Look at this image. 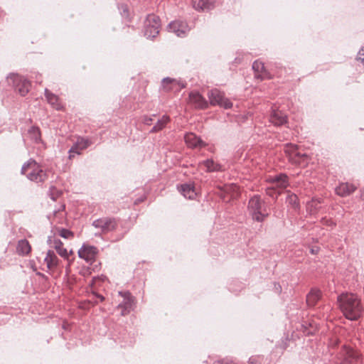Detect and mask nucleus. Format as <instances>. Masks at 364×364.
Segmentation results:
<instances>
[{"instance_id": "1", "label": "nucleus", "mask_w": 364, "mask_h": 364, "mask_svg": "<svg viewBox=\"0 0 364 364\" xmlns=\"http://www.w3.org/2000/svg\"><path fill=\"white\" fill-rule=\"evenodd\" d=\"M340 308L350 320H357L361 316L363 307L360 299L353 294H343L338 297Z\"/></svg>"}, {"instance_id": "2", "label": "nucleus", "mask_w": 364, "mask_h": 364, "mask_svg": "<svg viewBox=\"0 0 364 364\" xmlns=\"http://www.w3.org/2000/svg\"><path fill=\"white\" fill-rule=\"evenodd\" d=\"M247 210L252 218L257 222L264 221L269 215L265 207L264 201L258 195L250 198Z\"/></svg>"}, {"instance_id": "3", "label": "nucleus", "mask_w": 364, "mask_h": 364, "mask_svg": "<svg viewBox=\"0 0 364 364\" xmlns=\"http://www.w3.org/2000/svg\"><path fill=\"white\" fill-rule=\"evenodd\" d=\"M21 173L36 183L43 182L48 178L46 171L33 160L28 161L23 166Z\"/></svg>"}, {"instance_id": "4", "label": "nucleus", "mask_w": 364, "mask_h": 364, "mask_svg": "<svg viewBox=\"0 0 364 364\" xmlns=\"http://www.w3.org/2000/svg\"><path fill=\"white\" fill-rule=\"evenodd\" d=\"M284 151L291 164L301 166L307 164L309 156L305 153H302L296 145L286 144Z\"/></svg>"}, {"instance_id": "5", "label": "nucleus", "mask_w": 364, "mask_h": 364, "mask_svg": "<svg viewBox=\"0 0 364 364\" xmlns=\"http://www.w3.org/2000/svg\"><path fill=\"white\" fill-rule=\"evenodd\" d=\"M267 181L272 183V186L267 188L266 193L272 198H277L280 194L278 189L285 188L288 186L287 176L284 174L269 177Z\"/></svg>"}, {"instance_id": "6", "label": "nucleus", "mask_w": 364, "mask_h": 364, "mask_svg": "<svg viewBox=\"0 0 364 364\" xmlns=\"http://www.w3.org/2000/svg\"><path fill=\"white\" fill-rule=\"evenodd\" d=\"M6 81L9 85H13L21 96H25L30 90L31 82L18 75L11 74L7 77Z\"/></svg>"}, {"instance_id": "7", "label": "nucleus", "mask_w": 364, "mask_h": 364, "mask_svg": "<svg viewBox=\"0 0 364 364\" xmlns=\"http://www.w3.org/2000/svg\"><path fill=\"white\" fill-rule=\"evenodd\" d=\"M160 19L154 14L147 16L144 22V35L148 38H155L159 33Z\"/></svg>"}, {"instance_id": "8", "label": "nucleus", "mask_w": 364, "mask_h": 364, "mask_svg": "<svg viewBox=\"0 0 364 364\" xmlns=\"http://www.w3.org/2000/svg\"><path fill=\"white\" fill-rule=\"evenodd\" d=\"M119 296L122 298L117 308L121 309V315L124 316L129 314L134 308L135 300L128 291H119Z\"/></svg>"}, {"instance_id": "9", "label": "nucleus", "mask_w": 364, "mask_h": 364, "mask_svg": "<svg viewBox=\"0 0 364 364\" xmlns=\"http://www.w3.org/2000/svg\"><path fill=\"white\" fill-rule=\"evenodd\" d=\"M208 98L212 105H218L225 109L232 107V102L225 97L224 94L217 89L210 90L208 92Z\"/></svg>"}, {"instance_id": "10", "label": "nucleus", "mask_w": 364, "mask_h": 364, "mask_svg": "<svg viewBox=\"0 0 364 364\" xmlns=\"http://www.w3.org/2000/svg\"><path fill=\"white\" fill-rule=\"evenodd\" d=\"M343 361L346 364H360L361 362L360 354L354 349L343 346L342 349Z\"/></svg>"}, {"instance_id": "11", "label": "nucleus", "mask_w": 364, "mask_h": 364, "mask_svg": "<svg viewBox=\"0 0 364 364\" xmlns=\"http://www.w3.org/2000/svg\"><path fill=\"white\" fill-rule=\"evenodd\" d=\"M97 249L91 245H83L78 250V256L81 259H85L87 262H93L95 261L97 255Z\"/></svg>"}, {"instance_id": "12", "label": "nucleus", "mask_w": 364, "mask_h": 364, "mask_svg": "<svg viewBox=\"0 0 364 364\" xmlns=\"http://www.w3.org/2000/svg\"><path fill=\"white\" fill-rule=\"evenodd\" d=\"M252 69L255 71V77L261 80H270L273 77L264 67V63L259 60L253 63Z\"/></svg>"}, {"instance_id": "13", "label": "nucleus", "mask_w": 364, "mask_h": 364, "mask_svg": "<svg viewBox=\"0 0 364 364\" xmlns=\"http://www.w3.org/2000/svg\"><path fill=\"white\" fill-rule=\"evenodd\" d=\"M168 27L170 31L178 37L186 36L190 30L188 24L181 21H174L169 24Z\"/></svg>"}, {"instance_id": "14", "label": "nucleus", "mask_w": 364, "mask_h": 364, "mask_svg": "<svg viewBox=\"0 0 364 364\" xmlns=\"http://www.w3.org/2000/svg\"><path fill=\"white\" fill-rule=\"evenodd\" d=\"M90 145V141L87 139L78 138L77 141L69 151V159H72L75 154H80L81 151Z\"/></svg>"}, {"instance_id": "15", "label": "nucleus", "mask_w": 364, "mask_h": 364, "mask_svg": "<svg viewBox=\"0 0 364 364\" xmlns=\"http://www.w3.org/2000/svg\"><path fill=\"white\" fill-rule=\"evenodd\" d=\"M189 103L194 105L197 109H205L208 107V102L198 92H192L189 95Z\"/></svg>"}, {"instance_id": "16", "label": "nucleus", "mask_w": 364, "mask_h": 364, "mask_svg": "<svg viewBox=\"0 0 364 364\" xmlns=\"http://www.w3.org/2000/svg\"><path fill=\"white\" fill-rule=\"evenodd\" d=\"M184 139L186 145L192 149L201 148L206 146L205 142L192 132L186 134L184 136Z\"/></svg>"}, {"instance_id": "17", "label": "nucleus", "mask_w": 364, "mask_h": 364, "mask_svg": "<svg viewBox=\"0 0 364 364\" xmlns=\"http://www.w3.org/2000/svg\"><path fill=\"white\" fill-rule=\"evenodd\" d=\"M163 89L165 91L178 92L184 87V85L179 81L170 77L164 78L162 81Z\"/></svg>"}, {"instance_id": "18", "label": "nucleus", "mask_w": 364, "mask_h": 364, "mask_svg": "<svg viewBox=\"0 0 364 364\" xmlns=\"http://www.w3.org/2000/svg\"><path fill=\"white\" fill-rule=\"evenodd\" d=\"M45 96L47 102L56 110H63L64 106L59 97L50 92L48 89L45 90Z\"/></svg>"}, {"instance_id": "19", "label": "nucleus", "mask_w": 364, "mask_h": 364, "mask_svg": "<svg viewBox=\"0 0 364 364\" xmlns=\"http://www.w3.org/2000/svg\"><path fill=\"white\" fill-rule=\"evenodd\" d=\"M116 225L115 220L109 218L100 219L94 222L95 227L100 228L105 232L114 230L116 228Z\"/></svg>"}, {"instance_id": "20", "label": "nucleus", "mask_w": 364, "mask_h": 364, "mask_svg": "<svg viewBox=\"0 0 364 364\" xmlns=\"http://www.w3.org/2000/svg\"><path fill=\"white\" fill-rule=\"evenodd\" d=\"M44 261L47 265L48 269L50 271L55 270L60 262V259L52 250H48L47 252Z\"/></svg>"}, {"instance_id": "21", "label": "nucleus", "mask_w": 364, "mask_h": 364, "mask_svg": "<svg viewBox=\"0 0 364 364\" xmlns=\"http://www.w3.org/2000/svg\"><path fill=\"white\" fill-rule=\"evenodd\" d=\"M223 192L224 193L223 198L224 199L226 198V196H229L230 198H236L240 194V188L239 186L234 183L225 185L223 188Z\"/></svg>"}, {"instance_id": "22", "label": "nucleus", "mask_w": 364, "mask_h": 364, "mask_svg": "<svg viewBox=\"0 0 364 364\" xmlns=\"http://www.w3.org/2000/svg\"><path fill=\"white\" fill-rule=\"evenodd\" d=\"M355 190L356 187L353 184L342 183L336 188V193L341 197H346L353 193Z\"/></svg>"}, {"instance_id": "23", "label": "nucleus", "mask_w": 364, "mask_h": 364, "mask_svg": "<svg viewBox=\"0 0 364 364\" xmlns=\"http://www.w3.org/2000/svg\"><path fill=\"white\" fill-rule=\"evenodd\" d=\"M322 293L318 289H312L306 296V303L309 306H314L321 299Z\"/></svg>"}, {"instance_id": "24", "label": "nucleus", "mask_w": 364, "mask_h": 364, "mask_svg": "<svg viewBox=\"0 0 364 364\" xmlns=\"http://www.w3.org/2000/svg\"><path fill=\"white\" fill-rule=\"evenodd\" d=\"M269 122L276 126H280L287 122V116L281 111H273L269 117Z\"/></svg>"}, {"instance_id": "25", "label": "nucleus", "mask_w": 364, "mask_h": 364, "mask_svg": "<svg viewBox=\"0 0 364 364\" xmlns=\"http://www.w3.org/2000/svg\"><path fill=\"white\" fill-rule=\"evenodd\" d=\"M215 0H192V4L195 9L204 11L213 6Z\"/></svg>"}, {"instance_id": "26", "label": "nucleus", "mask_w": 364, "mask_h": 364, "mask_svg": "<svg viewBox=\"0 0 364 364\" xmlns=\"http://www.w3.org/2000/svg\"><path fill=\"white\" fill-rule=\"evenodd\" d=\"M178 190L185 198L189 199H193L196 196L195 188L192 184H183L178 187Z\"/></svg>"}, {"instance_id": "27", "label": "nucleus", "mask_w": 364, "mask_h": 364, "mask_svg": "<svg viewBox=\"0 0 364 364\" xmlns=\"http://www.w3.org/2000/svg\"><path fill=\"white\" fill-rule=\"evenodd\" d=\"M200 169H205L207 172L218 171L220 170V166L211 159H208L198 164Z\"/></svg>"}, {"instance_id": "28", "label": "nucleus", "mask_w": 364, "mask_h": 364, "mask_svg": "<svg viewBox=\"0 0 364 364\" xmlns=\"http://www.w3.org/2000/svg\"><path fill=\"white\" fill-rule=\"evenodd\" d=\"M53 247L61 257L63 259H68V251L64 247V245L60 240L54 239L53 242Z\"/></svg>"}, {"instance_id": "29", "label": "nucleus", "mask_w": 364, "mask_h": 364, "mask_svg": "<svg viewBox=\"0 0 364 364\" xmlns=\"http://www.w3.org/2000/svg\"><path fill=\"white\" fill-rule=\"evenodd\" d=\"M16 250L19 255H27L31 251V246L26 240H21L18 243Z\"/></svg>"}, {"instance_id": "30", "label": "nucleus", "mask_w": 364, "mask_h": 364, "mask_svg": "<svg viewBox=\"0 0 364 364\" xmlns=\"http://www.w3.org/2000/svg\"><path fill=\"white\" fill-rule=\"evenodd\" d=\"M170 122V118L167 115H164L154 126L151 129V132L155 133L163 129L166 125Z\"/></svg>"}, {"instance_id": "31", "label": "nucleus", "mask_w": 364, "mask_h": 364, "mask_svg": "<svg viewBox=\"0 0 364 364\" xmlns=\"http://www.w3.org/2000/svg\"><path fill=\"white\" fill-rule=\"evenodd\" d=\"M321 201L318 199H312L309 203H307L306 209L311 215H315L318 213L320 206Z\"/></svg>"}, {"instance_id": "32", "label": "nucleus", "mask_w": 364, "mask_h": 364, "mask_svg": "<svg viewBox=\"0 0 364 364\" xmlns=\"http://www.w3.org/2000/svg\"><path fill=\"white\" fill-rule=\"evenodd\" d=\"M28 134L31 139L36 142H38L41 139V133L37 127H31L28 131Z\"/></svg>"}, {"instance_id": "33", "label": "nucleus", "mask_w": 364, "mask_h": 364, "mask_svg": "<svg viewBox=\"0 0 364 364\" xmlns=\"http://www.w3.org/2000/svg\"><path fill=\"white\" fill-rule=\"evenodd\" d=\"M55 234L65 239H73L74 237L73 232L65 228H56Z\"/></svg>"}, {"instance_id": "34", "label": "nucleus", "mask_w": 364, "mask_h": 364, "mask_svg": "<svg viewBox=\"0 0 364 364\" xmlns=\"http://www.w3.org/2000/svg\"><path fill=\"white\" fill-rule=\"evenodd\" d=\"M64 205L63 206V209H64ZM65 213L63 212V210H58L55 212L53 218V223H55L56 224L58 223H63L64 220Z\"/></svg>"}, {"instance_id": "35", "label": "nucleus", "mask_w": 364, "mask_h": 364, "mask_svg": "<svg viewBox=\"0 0 364 364\" xmlns=\"http://www.w3.org/2000/svg\"><path fill=\"white\" fill-rule=\"evenodd\" d=\"M287 202L294 208H296L299 206L298 198L295 194L288 193Z\"/></svg>"}, {"instance_id": "36", "label": "nucleus", "mask_w": 364, "mask_h": 364, "mask_svg": "<svg viewBox=\"0 0 364 364\" xmlns=\"http://www.w3.org/2000/svg\"><path fill=\"white\" fill-rule=\"evenodd\" d=\"M61 191L56 189L54 187L50 188V196L53 200H55L61 196Z\"/></svg>"}, {"instance_id": "37", "label": "nucleus", "mask_w": 364, "mask_h": 364, "mask_svg": "<svg viewBox=\"0 0 364 364\" xmlns=\"http://www.w3.org/2000/svg\"><path fill=\"white\" fill-rule=\"evenodd\" d=\"M321 223L323 225L330 226V227H333L336 225V223L333 221V220L331 218H328L326 217L323 218L321 219Z\"/></svg>"}, {"instance_id": "38", "label": "nucleus", "mask_w": 364, "mask_h": 364, "mask_svg": "<svg viewBox=\"0 0 364 364\" xmlns=\"http://www.w3.org/2000/svg\"><path fill=\"white\" fill-rule=\"evenodd\" d=\"M80 274L84 277H87V276H89L91 274V271H90V268L85 267L80 270Z\"/></svg>"}, {"instance_id": "39", "label": "nucleus", "mask_w": 364, "mask_h": 364, "mask_svg": "<svg viewBox=\"0 0 364 364\" xmlns=\"http://www.w3.org/2000/svg\"><path fill=\"white\" fill-rule=\"evenodd\" d=\"M357 60L364 63V48H362L358 54Z\"/></svg>"}, {"instance_id": "40", "label": "nucleus", "mask_w": 364, "mask_h": 364, "mask_svg": "<svg viewBox=\"0 0 364 364\" xmlns=\"http://www.w3.org/2000/svg\"><path fill=\"white\" fill-rule=\"evenodd\" d=\"M213 364H235L233 361L228 360V359H223L218 361H215Z\"/></svg>"}, {"instance_id": "41", "label": "nucleus", "mask_w": 364, "mask_h": 364, "mask_svg": "<svg viewBox=\"0 0 364 364\" xmlns=\"http://www.w3.org/2000/svg\"><path fill=\"white\" fill-rule=\"evenodd\" d=\"M152 121H153V119L151 117H148V116H144L143 117V122L145 124L150 125L151 124Z\"/></svg>"}, {"instance_id": "42", "label": "nucleus", "mask_w": 364, "mask_h": 364, "mask_svg": "<svg viewBox=\"0 0 364 364\" xmlns=\"http://www.w3.org/2000/svg\"><path fill=\"white\" fill-rule=\"evenodd\" d=\"M65 259L68 261V265H67V267H66V271L68 272L70 270L71 264L73 262V259H70V257H68V259Z\"/></svg>"}, {"instance_id": "43", "label": "nucleus", "mask_w": 364, "mask_h": 364, "mask_svg": "<svg viewBox=\"0 0 364 364\" xmlns=\"http://www.w3.org/2000/svg\"><path fill=\"white\" fill-rule=\"evenodd\" d=\"M338 343V340L337 338H335L334 340H332L331 341V345L333 346H336Z\"/></svg>"}, {"instance_id": "44", "label": "nucleus", "mask_w": 364, "mask_h": 364, "mask_svg": "<svg viewBox=\"0 0 364 364\" xmlns=\"http://www.w3.org/2000/svg\"><path fill=\"white\" fill-rule=\"evenodd\" d=\"M249 364H257L256 360L250 359Z\"/></svg>"}, {"instance_id": "45", "label": "nucleus", "mask_w": 364, "mask_h": 364, "mask_svg": "<svg viewBox=\"0 0 364 364\" xmlns=\"http://www.w3.org/2000/svg\"><path fill=\"white\" fill-rule=\"evenodd\" d=\"M74 254V252L73 250H70V251H68V257H70V256L73 255Z\"/></svg>"}, {"instance_id": "46", "label": "nucleus", "mask_w": 364, "mask_h": 364, "mask_svg": "<svg viewBox=\"0 0 364 364\" xmlns=\"http://www.w3.org/2000/svg\"><path fill=\"white\" fill-rule=\"evenodd\" d=\"M98 297L100 298L101 301H104V299H105L102 296L99 295Z\"/></svg>"}]
</instances>
